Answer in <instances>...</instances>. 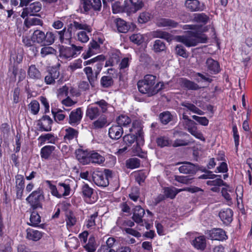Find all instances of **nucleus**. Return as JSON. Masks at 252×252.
Instances as JSON below:
<instances>
[{"instance_id":"obj_1","label":"nucleus","mask_w":252,"mask_h":252,"mask_svg":"<svg viewBox=\"0 0 252 252\" xmlns=\"http://www.w3.org/2000/svg\"><path fill=\"white\" fill-rule=\"evenodd\" d=\"M156 76L151 74L145 75L144 78L137 82L139 91L146 94L148 96H152L156 94L163 87V83L158 82L156 83Z\"/></svg>"},{"instance_id":"obj_2","label":"nucleus","mask_w":252,"mask_h":252,"mask_svg":"<svg viewBox=\"0 0 252 252\" xmlns=\"http://www.w3.org/2000/svg\"><path fill=\"white\" fill-rule=\"evenodd\" d=\"M176 39L187 47H191L195 46L199 43H206L207 38L198 32L188 31L185 35L177 36Z\"/></svg>"},{"instance_id":"obj_3","label":"nucleus","mask_w":252,"mask_h":252,"mask_svg":"<svg viewBox=\"0 0 252 252\" xmlns=\"http://www.w3.org/2000/svg\"><path fill=\"white\" fill-rule=\"evenodd\" d=\"M131 5L125 1L123 5H121L119 1L115 2L112 5L114 13L126 12L127 13H134L144 6L143 0H130Z\"/></svg>"},{"instance_id":"obj_4","label":"nucleus","mask_w":252,"mask_h":252,"mask_svg":"<svg viewBox=\"0 0 252 252\" xmlns=\"http://www.w3.org/2000/svg\"><path fill=\"white\" fill-rule=\"evenodd\" d=\"M78 160L83 164L90 163L100 164L105 161V158L94 151H92L86 154L84 152L80 151L76 155Z\"/></svg>"},{"instance_id":"obj_5","label":"nucleus","mask_w":252,"mask_h":252,"mask_svg":"<svg viewBox=\"0 0 252 252\" xmlns=\"http://www.w3.org/2000/svg\"><path fill=\"white\" fill-rule=\"evenodd\" d=\"M44 199L43 189L40 188L32 191L26 198L27 202L33 210L42 208V201Z\"/></svg>"},{"instance_id":"obj_6","label":"nucleus","mask_w":252,"mask_h":252,"mask_svg":"<svg viewBox=\"0 0 252 252\" xmlns=\"http://www.w3.org/2000/svg\"><path fill=\"white\" fill-rule=\"evenodd\" d=\"M42 8V4L39 1H34L30 3L29 6L23 9L21 14L23 18L29 16L36 15V13L39 12Z\"/></svg>"},{"instance_id":"obj_7","label":"nucleus","mask_w":252,"mask_h":252,"mask_svg":"<svg viewBox=\"0 0 252 252\" xmlns=\"http://www.w3.org/2000/svg\"><path fill=\"white\" fill-rule=\"evenodd\" d=\"M82 49V47L72 44L70 47L62 46L60 48V55L66 59L75 57L78 52Z\"/></svg>"},{"instance_id":"obj_8","label":"nucleus","mask_w":252,"mask_h":252,"mask_svg":"<svg viewBox=\"0 0 252 252\" xmlns=\"http://www.w3.org/2000/svg\"><path fill=\"white\" fill-rule=\"evenodd\" d=\"M94 183L99 187H106L109 185V181L102 171H95L92 174Z\"/></svg>"},{"instance_id":"obj_9","label":"nucleus","mask_w":252,"mask_h":252,"mask_svg":"<svg viewBox=\"0 0 252 252\" xmlns=\"http://www.w3.org/2000/svg\"><path fill=\"white\" fill-rule=\"evenodd\" d=\"M129 132L138 136L140 141L144 142L143 126L141 121L135 120L132 122V126L129 128Z\"/></svg>"},{"instance_id":"obj_10","label":"nucleus","mask_w":252,"mask_h":252,"mask_svg":"<svg viewBox=\"0 0 252 252\" xmlns=\"http://www.w3.org/2000/svg\"><path fill=\"white\" fill-rule=\"evenodd\" d=\"M83 71L86 75L87 80L91 87H94L97 83L98 76L99 74L93 70L90 66L85 67L83 69Z\"/></svg>"},{"instance_id":"obj_11","label":"nucleus","mask_w":252,"mask_h":252,"mask_svg":"<svg viewBox=\"0 0 252 252\" xmlns=\"http://www.w3.org/2000/svg\"><path fill=\"white\" fill-rule=\"evenodd\" d=\"M56 32L59 35V39L61 43H70L73 32L72 28L68 25L67 28H64L63 30Z\"/></svg>"},{"instance_id":"obj_12","label":"nucleus","mask_w":252,"mask_h":252,"mask_svg":"<svg viewBox=\"0 0 252 252\" xmlns=\"http://www.w3.org/2000/svg\"><path fill=\"white\" fill-rule=\"evenodd\" d=\"M208 234L209 238L212 240L223 241L227 239L225 231L221 228H213Z\"/></svg>"},{"instance_id":"obj_13","label":"nucleus","mask_w":252,"mask_h":252,"mask_svg":"<svg viewBox=\"0 0 252 252\" xmlns=\"http://www.w3.org/2000/svg\"><path fill=\"white\" fill-rule=\"evenodd\" d=\"M68 25L72 28L73 32L80 30H85L88 33H90L92 31V29L91 26L85 23L84 21H82L81 20H73Z\"/></svg>"},{"instance_id":"obj_14","label":"nucleus","mask_w":252,"mask_h":252,"mask_svg":"<svg viewBox=\"0 0 252 252\" xmlns=\"http://www.w3.org/2000/svg\"><path fill=\"white\" fill-rule=\"evenodd\" d=\"M83 113L80 108L71 111L69 114L68 123L72 126L78 125L82 118Z\"/></svg>"},{"instance_id":"obj_15","label":"nucleus","mask_w":252,"mask_h":252,"mask_svg":"<svg viewBox=\"0 0 252 252\" xmlns=\"http://www.w3.org/2000/svg\"><path fill=\"white\" fill-rule=\"evenodd\" d=\"M156 25L158 27H165L167 29L174 28L179 25L178 22L169 18H159L157 20Z\"/></svg>"},{"instance_id":"obj_16","label":"nucleus","mask_w":252,"mask_h":252,"mask_svg":"<svg viewBox=\"0 0 252 252\" xmlns=\"http://www.w3.org/2000/svg\"><path fill=\"white\" fill-rule=\"evenodd\" d=\"M53 123L51 118L47 115L43 116L38 121L37 126L42 131H50L51 130V125Z\"/></svg>"},{"instance_id":"obj_17","label":"nucleus","mask_w":252,"mask_h":252,"mask_svg":"<svg viewBox=\"0 0 252 252\" xmlns=\"http://www.w3.org/2000/svg\"><path fill=\"white\" fill-rule=\"evenodd\" d=\"M179 170L183 174H195L198 170L197 165L189 162H185L179 168Z\"/></svg>"},{"instance_id":"obj_18","label":"nucleus","mask_w":252,"mask_h":252,"mask_svg":"<svg viewBox=\"0 0 252 252\" xmlns=\"http://www.w3.org/2000/svg\"><path fill=\"white\" fill-rule=\"evenodd\" d=\"M100 51L99 44L95 40L92 41L89 45L88 49L85 54H84V59H86L91 56L99 53Z\"/></svg>"},{"instance_id":"obj_19","label":"nucleus","mask_w":252,"mask_h":252,"mask_svg":"<svg viewBox=\"0 0 252 252\" xmlns=\"http://www.w3.org/2000/svg\"><path fill=\"white\" fill-rule=\"evenodd\" d=\"M123 127L120 125H113L109 129L108 134L109 137L114 140L120 138L123 134Z\"/></svg>"},{"instance_id":"obj_20","label":"nucleus","mask_w":252,"mask_h":252,"mask_svg":"<svg viewBox=\"0 0 252 252\" xmlns=\"http://www.w3.org/2000/svg\"><path fill=\"white\" fill-rule=\"evenodd\" d=\"M221 221L225 224H228L232 221L233 211L231 209L221 210L219 214Z\"/></svg>"},{"instance_id":"obj_21","label":"nucleus","mask_w":252,"mask_h":252,"mask_svg":"<svg viewBox=\"0 0 252 252\" xmlns=\"http://www.w3.org/2000/svg\"><path fill=\"white\" fill-rule=\"evenodd\" d=\"M83 7L85 11L93 8L95 11H100L101 8L100 0H86L84 2Z\"/></svg>"},{"instance_id":"obj_22","label":"nucleus","mask_w":252,"mask_h":252,"mask_svg":"<svg viewBox=\"0 0 252 252\" xmlns=\"http://www.w3.org/2000/svg\"><path fill=\"white\" fill-rule=\"evenodd\" d=\"M145 212L143 208L140 205H137L133 209L132 219L137 223L143 222V217Z\"/></svg>"},{"instance_id":"obj_23","label":"nucleus","mask_w":252,"mask_h":252,"mask_svg":"<svg viewBox=\"0 0 252 252\" xmlns=\"http://www.w3.org/2000/svg\"><path fill=\"white\" fill-rule=\"evenodd\" d=\"M206 66L211 73L217 74L220 71L219 63L212 58H208L206 62Z\"/></svg>"},{"instance_id":"obj_24","label":"nucleus","mask_w":252,"mask_h":252,"mask_svg":"<svg viewBox=\"0 0 252 252\" xmlns=\"http://www.w3.org/2000/svg\"><path fill=\"white\" fill-rule=\"evenodd\" d=\"M103 115L99 108L95 106H89L86 111V116L91 120H94Z\"/></svg>"},{"instance_id":"obj_25","label":"nucleus","mask_w":252,"mask_h":252,"mask_svg":"<svg viewBox=\"0 0 252 252\" xmlns=\"http://www.w3.org/2000/svg\"><path fill=\"white\" fill-rule=\"evenodd\" d=\"M185 6L187 9L191 12L202 10L200 3L198 0H186Z\"/></svg>"},{"instance_id":"obj_26","label":"nucleus","mask_w":252,"mask_h":252,"mask_svg":"<svg viewBox=\"0 0 252 252\" xmlns=\"http://www.w3.org/2000/svg\"><path fill=\"white\" fill-rule=\"evenodd\" d=\"M151 36L154 38H160L164 39L169 42L172 40V36L168 32L158 30L153 31L151 33Z\"/></svg>"},{"instance_id":"obj_27","label":"nucleus","mask_w":252,"mask_h":252,"mask_svg":"<svg viewBox=\"0 0 252 252\" xmlns=\"http://www.w3.org/2000/svg\"><path fill=\"white\" fill-rule=\"evenodd\" d=\"M123 141L128 146H131L135 141L138 145L142 144L144 142L139 141L138 136L131 133L125 135L123 137Z\"/></svg>"},{"instance_id":"obj_28","label":"nucleus","mask_w":252,"mask_h":252,"mask_svg":"<svg viewBox=\"0 0 252 252\" xmlns=\"http://www.w3.org/2000/svg\"><path fill=\"white\" fill-rule=\"evenodd\" d=\"M28 75L29 77L33 80H40L42 78L40 72L35 65H31L28 70Z\"/></svg>"},{"instance_id":"obj_29","label":"nucleus","mask_w":252,"mask_h":252,"mask_svg":"<svg viewBox=\"0 0 252 252\" xmlns=\"http://www.w3.org/2000/svg\"><path fill=\"white\" fill-rule=\"evenodd\" d=\"M60 72L57 70H52L51 72H48L47 75L44 78L45 82L47 84H53L56 82V79L59 78Z\"/></svg>"},{"instance_id":"obj_30","label":"nucleus","mask_w":252,"mask_h":252,"mask_svg":"<svg viewBox=\"0 0 252 252\" xmlns=\"http://www.w3.org/2000/svg\"><path fill=\"white\" fill-rule=\"evenodd\" d=\"M78 135V131L76 129L69 127L65 129V135H64V140L67 142H70L74 138H77Z\"/></svg>"},{"instance_id":"obj_31","label":"nucleus","mask_w":252,"mask_h":252,"mask_svg":"<svg viewBox=\"0 0 252 252\" xmlns=\"http://www.w3.org/2000/svg\"><path fill=\"white\" fill-rule=\"evenodd\" d=\"M194 247L201 250L205 249L206 246V240L204 236H200L196 237L192 241Z\"/></svg>"},{"instance_id":"obj_32","label":"nucleus","mask_w":252,"mask_h":252,"mask_svg":"<svg viewBox=\"0 0 252 252\" xmlns=\"http://www.w3.org/2000/svg\"><path fill=\"white\" fill-rule=\"evenodd\" d=\"M97 120L94 121L93 126L95 129L101 128L108 125L106 116L103 114L97 118Z\"/></svg>"},{"instance_id":"obj_33","label":"nucleus","mask_w":252,"mask_h":252,"mask_svg":"<svg viewBox=\"0 0 252 252\" xmlns=\"http://www.w3.org/2000/svg\"><path fill=\"white\" fill-rule=\"evenodd\" d=\"M188 131L193 136L201 140L205 141L202 133L198 131L195 124L188 125Z\"/></svg>"},{"instance_id":"obj_34","label":"nucleus","mask_w":252,"mask_h":252,"mask_svg":"<svg viewBox=\"0 0 252 252\" xmlns=\"http://www.w3.org/2000/svg\"><path fill=\"white\" fill-rule=\"evenodd\" d=\"M42 236L41 232L32 229H27V238L34 241L39 240Z\"/></svg>"},{"instance_id":"obj_35","label":"nucleus","mask_w":252,"mask_h":252,"mask_svg":"<svg viewBox=\"0 0 252 252\" xmlns=\"http://www.w3.org/2000/svg\"><path fill=\"white\" fill-rule=\"evenodd\" d=\"M115 23L119 32L126 33L128 32L129 27L125 21L118 18L116 19Z\"/></svg>"},{"instance_id":"obj_36","label":"nucleus","mask_w":252,"mask_h":252,"mask_svg":"<svg viewBox=\"0 0 252 252\" xmlns=\"http://www.w3.org/2000/svg\"><path fill=\"white\" fill-rule=\"evenodd\" d=\"M159 119L163 125H167L172 120L173 116L169 111H164L159 115Z\"/></svg>"},{"instance_id":"obj_37","label":"nucleus","mask_w":252,"mask_h":252,"mask_svg":"<svg viewBox=\"0 0 252 252\" xmlns=\"http://www.w3.org/2000/svg\"><path fill=\"white\" fill-rule=\"evenodd\" d=\"M126 165L129 169L138 168L140 166V160L137 158H130L126 160Z\"/></svg>"},{"instance_id":"obj_38","label":"nucleus","mask_w":252,"mask_h":252,"mask_svg":"<svg viewBox=\"0 0 252 252\" xmlns=\"http://www.w3.org/2000/svg\"><path fill=\"white\" fill-rule=\"evenodd\" d=\"M182 106L185 107L188 109V110L197 114L199 115H202L204 114V112L202 111L201 110L199 109L198 107H197L193 104L187 102H184L182 103Z\"/></svg>"},{"instance_id":"obj_39","label":"nucleus","mask_w":252,"mask_h":252,"mask_svg":"<svg viewBox=\"0 0 252 252\" xmlns=\"http://www.w3.org/2000/svg\"><path fill=\"white\" fill-rule=\"evenodd\" d=\"M44 37L45 33L44 32L39 30H36L32 34V39L34 42L43 44L45 40Z\"/></svg>"},{"instance_id":"obj_40","label":"nucleus","mask_w":252,"mask_h":252,"mask_svg":"<svg viewBox=\"0 0 252 252\" xmlns=\"http://www.w3.org/2000/svg\"><path fill=\"white\" fill-rule=\"evenodd\" d=\"M55 147L53 146H45L41 149L40 155L42 158L47 159L51 155Z\"/></svg>"},{"instance_id":"obj_41","label":"nucleus","mask_w":252,"mask_h":252,"mask_svg":"<svg viewBox=\"0 0 252 252\" xmlns=\"http://www.w3.org/2000/svg\"><path fill=\"white\" fill-rule=\"evenodd\" d=\"M100 83L101 87L107 88L113 85L114 81L110 76H103L100 79Z\"/></svg>"},{"instance_id":"obj_42","label":"nucleus","mask_w":252,"mask_h":252,"mask_svg":"<svg viewBox=\"0 0 252 252\" xmlns=\"http://www.w3.org/2000/svg\"><path fill=\"white\" fill-rule=\"evenodd\" d=\"M24 24L27 28H29L31 26L34 25H43V22L41 20L37 18H27L24 21Z\"/></svg>"},{"instance_id":"obj_43","label":"nucleus","mask_w":252,"mask_h":252,"mask_svg":"<svg viewBox=\"0 0 252 252\" xmlns=\"http://www.w3.org/2000/svg\"><path fill=\"white\" fill-rule=\"evenodd\" d=\"M193 20L203 24H206L209 20V17L205 13H196L194 14Z\"/></svg>"},{"instance_id":"obj_44","label":"nucleus","mask_w":252,"mask_h":252,"mask_svg":"<svg viewBox=\"0 0 252 252\" xmlns=\"http://www.w3.org/2000/svg\"><path fill=\"white\" fill-rule=\"evenodd\" d=\"M66 222L67 226L72 227L74 225L76 222V219L74 214L71 211L66 213Z\"/></svg>"},{"instance_id":"obj_45","label":"nucleus","mask_w":252,"mask_h":252,"mask_svg":"<svg viewBox=\"0 0 252 252\" xmlns=\"http://www.w3.org/2000/svg\"><path fill=\"white\" fill-rule=\"evenodd\" d=\"M165 43L159 39L155 40L153 44V50L156 53H159L165 50Z\"/></svg>"},{"instance_id":"obj_46","label":"nucleus","mask_w":252,"mask_h":252,"mask_svg":"<svg viewBox=\"0 0 252 252\" xmlns=\"http://www.w3.org/2000/svg\"><path fill=\"white\" fill-rule=\"evenodd\" d=\"M41 221V218L36 211H33L30 217V223L28 224L32 226H37Z\"/></svg>"},{"instance_id":"obj_47","label":"nucleus","mask_w":252,"mask_h":252,"mask_svg":"<svg viewBox=\"0 0 252 252\" xmlns=\"http://www.w3.org/2000/svg\"><path fill=\"white\" fill-rule=\"evenodd\" d=\"M182 85L188 90H197L200 88L196 83L186 79L183 80Z\"/></svg>"},{"instance_id":"obj_48","label":"nucleus","mask_w":252,"mask_h":252,"mask_svg":"<svg viewBox=\"0 0 252 252\" xmlns=\"http://www.w3.org/2000/svg\"><path fill=\"white\" fill-rule=\"evenodd\" d=\"M131 122V119L127 116L121 115L117 119V123L118 125L125 126L129 125Z\"/></svg>"},{"instance_id":"obj_49","label":"nucleus","mask_w":252,"mask_h":252,"mask_svg":"<svg viewBox=\"0 0 252 252\" xmlns=\"http://www.w3.org/2000/svg\"><path fill=\"white\" fill-rule=\"evenodd\" d=\"M96 247L97 246L94 237H90L88 244L84 246L85 249L88 252H94L96 249Z\"/></svg>"},{"instance_id":"obj_50","label":"nucleus","mask_w":252,"mask_h":252,"mask_svg":"<svg viewBox=\"0 0 252 252\" xmlns=\"http://www.w3.org/2000/svg\"><path fill=\"white\" fill-rule=\"evenodd\" d=\"M82 193L84 197L91 198L93 193L94 189L87 184H84L81 189Z\"/></svg>"},{"instance_id":"obj_51","label":"nucleus","mask_w":252,"mask_h":252,"mask_svg":"<svg viewBox=\"0 0 252 252\" xmlns=\"http://www.w3.org/2000/svg\"><path fill=\"white\" fill-rule=\"evenodd\" d=\"M130 40L137 45L141 44L144 40L142 34L140 33L133 34L129 37Z\"/></svg>"},{"instance_id":"obj_52","label":"nucleus","mask_w":252,"mask_h":252,"mask_svg":"<svg viewBox=\"0 0 252 252\" xmlns=\"http://www.w3.org/2000/svg\"><path fill=\"white\" fill-rule=\"evenodd\" d=\"M44 38V45H51L55 41L56 35L52 32H47L46 34H45Z\"/></svg>"},{"instance_id":"obj_53","label":"nucleus","mask_w":252,"mask_h":252,"mask_svg":"<svg viewBox=\"0 0 252 252\" xmlns=\"http://www.w3.org/2000/svg\"><path fill=\"white\" fill-rule=\"evenodd\" d=\"M59 190L61 192H63L62 193L63 196H66L69 194L70 191V187L69 185L63 183H60L58 185Z\"/></svg>"},{"instance_id":"obj_54","label":"nucleus","mask_w":252,"mask_h":252,"mask_svg":"<svg viewBox=\"0 0 252 252\" xmlns=\"http://www.w3.org/2000/svg\"><path fill=\"white\" fill-rule=\"evenodd\" d=\"M164 193L166 197L173 199L178 193V191L175 188H165L164 189Z\"/></svg>"},{"instance_id":"obj_55","label":"nucleus","mask_w":252,"mask_h":252,"mask_svg":"<svg viewBox=\"0 0 252 252\" xmlns=\"http://www.w3.org/2000/svg\"><path fill=\"white\" fill-rule=\"evenodd\" d=\"M29 108L31 113L33 115H36L39 110V104L37 100H34L29 104Z\"/></svg>"},{"instance_id":"obj_56","label":"nucleus","mask_w":252,"mask_h":252,"mask_svg":"<svg viewBox=\"0 0 252 252\" xmlns=\"http://www.w3.org/2000/svg\"><path fill=\"white\" fill-rule=\"evenodd\" d=\"M51 111L56 122L63 121L65 118V115L62 114L63 111L61 109H52Z\"/></svg>"},{"instance_id":"obj_57","label":"nucleus","mask_w":252,"mask_h":252,"mask_svg":"<svg viewBox=\"0 0 252 252\" xmlns=\"http://www.w3.org/2000/svg\"><path fill=\"white\" fill-rule=\"evenodd\" d=\"M46 183L48 185L51 193L53 195L56 196L58 198H61L63 196L62 193H59L58 191L56 186L52 185L51 181H46Z\"/></svg>"},{"instance_id":"obj_58","label":"nucleus","mask_w":252,"mask_h":252,"mask_svg":"<svg viewBox=\"0 0 252 252\" xmlns=\"http://www.w3.org/2000/svg\"><path fill=\"white\" fill-rule=\"evenodd\" d=\"M119 54V53L118 52L112 53V57L109 60L106 62L105 66H113L115 63H117L119 61V57L117 55Z\"/></svg>"},{"instance_id":"obj_59","label":"nucleus","mask_w":252,"mask_h":252,"mask_svg":"<svg viewBox=\"0 0 252 252\" xmlns=\"http://www.w3.org/2000/svg\"><path fill=\"white\" fill-rule=\"evenodd\" d=\"M151 15L148 12H143L140 14L138 21L139 23L143 24L148 22L151 19Z\"/></svg>"},{"instance_id":"obj_60","label":"nucleus","mask_w":252,"mask_h":252,"mask_svg":"<svg viewBox=\"0 0 252 252\" xmlns=\"http://www.w3.org/2000/svg\"><path fill=\"white\" fill-rule=\"evenodd\" d=\"M56 51L50 46H45L41 48L40 54L42 57H45L50 54H55Z\"/></svg>"},{"instance_id":"obj_61","label":"nucleus","mask_w":252,"mask_h":252,"mask_svg":"<svg viewBox=\"0 0 252 252\" xmlns=\"http://www.w3.org/2000/svg\"><path fill=\"white\" fill-rule=\"evenodd\" d=\"M233 137L234 140L235 147L236 152L238 151V147L239 145V135L236 125L232 127Z\"/></svg>"},{"instance_id":"obj_62","label":"nucleus","mask_w":252,"mask_h":252,"mask_svg":"<svg viewBox=\"0 0 252 252\" xmlns=\"http://www.w3.org/2000/svg\"><path fill=\"white\" fill-rule=\"evenodd\" d=\"M203 172H204L205 174H203L199 177V179H215L216 177H220V175H216L212 174V172L209 170H207L206 169H204L202 170Z\"/></svg>"},{"instance_id":"obj_63","label":"nucleus","mask_w":252,"mask_h":252,"mask_svg":"<svg viewBox=\"0 0 252 252\" xmlns=\"http://www.w3.org/2000/svg\"><path fill=\"white\" fill-rule=\"evenodd\" d=\"M95 104H97L99 106V108L101 109L100 111L102 114L107 111L109 104L105 100L101 99L95 102Z\"/></svg>"},{"instance_id":"obj_64","label":"nucleus","mask_w":252,"mask_h":252,"mask_svg":"<svg viewBox=\"0 0 252 252\" xmlns=\"http://www.w3.org/2000/svg\"><path fill=\"white\" fill-rule=\"evenodd\" d=\"M176 53L183 58H187L188 57V54L184 47L181 45H177L175 47Z\"/></svg>"}]
</instances>
